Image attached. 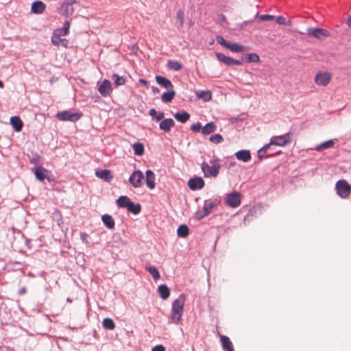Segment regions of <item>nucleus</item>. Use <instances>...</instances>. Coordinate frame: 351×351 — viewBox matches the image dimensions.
Returning <instances> with one entry per match:
<instances>
[{
  "mask_svg": "<svg viewBox=\"0 0 351 351\" xmlns=\"http://www.w3.org/2000/svg\"><path fill=\"white\" fill-rule=\"evenodd\" d=\"M292 134L287 132L280 136H274L271 138L270 142L267 145H264L261 149L258 151V156L259 158H268L274 154H266V152L272 145H278L280 147L285 146L291 141Z\"/></svg>",
  "mask_w": 351,
  "mask_h": 351,
  "instance_id": "nucleus-1",
  "label": "nucleus"
},
{
  "mask_svg": "<svg viewBox=\"0 0 351 351\" xmlns=\"http://www.w3.org/2000/svg\"><path fill=\"white\" fill-rule=\"evenodd\" d=\"M185 301V295L180 294L179 297L173 302L170 316L171 322L178 324L180 321L183 313Z\"/></svg>",
  "mask_w": 351,
  "mask_h": 351,
  "instance_id": "nucleus-2",
  "label": "nucleus"
},
{
  "mask_svg": "<svg viewBox=\"0 0 351 351\" xmlns=\"http://www.w3.org/2000/svg\"><path fill=\"white\" fill-rule=\"evenodd\" d=\"M220 167V164L217 158L211 159L210 164L204 162L201 167L204 176L206 178L217 177L219 174Z\"/></svg>",
  "mask_w": 351,
  "mask_h": 351,
  "instance_id": "nucleus-3",
  "label": "nucleus"
},
{
  "mask_svg": "<svg viewBox=\"0 0 351 351\" xmlns=\"http://www.w3.org/2000/svg\"><path fill=\"white\" fill-rule=\"evenodd\" d=\"M82 117L81 112H73L71 110H63L56 114V118L62 121L75 122Z\"/></svg>",
  "mask_w": 351,
  "mask_h": 351,
  "instance_id": "nucleus-4",
  "label": "nucleus"
},
{
  "mask_svg": "<svg viewBox=\"0 0 351 351\" xmlns=\"http://www.w3.org/2000/svg\"><path fill=\"white\" fill-rule=\"evenodd\" d=\"M220 202L221 199L217 197L206 200L202 210L198 213L199 218H204L212 212L213 209L218 206Z\"/></svg>",
  "mask_w": 351,
  "mask_h": 351,
  "instance_id": "nucleus-5",
  "label": "nucleus"
},
{
  "mask_svg": "<svg viewBox=\"0 0 351 351\" xmlns=\"http://www.w3.org/2000/svg\"><path fill=\"white\" fill-rule=\"evenodd\" d=\"M336 190L341 197L347 198L350 196L351 186L346 180H339L336 184Z\"/></svg>",
  "mask_w": 351,
  "mask_h": 351,
  "instance_id": "nucleus-6",
  "label": "nucleus"
},
{
  "mask_svg": "<svg viewBox=\"0 0 351 351\" xmlns=\"http://www.w3.org/2000/svg\"><path fill=\"white\" fill-rule=\"evenodd\" d=\"M241 195L237 191H233L226 194L225 202L232 208H237L241 204Z\"/></svg>",
  "mask_w": 351,
  "mask_h": 351,
  "instance_id": "nucleus-7",
  "label": "nucleus"
},
{
  "mask_svg": "<svg viewBox=\"0 0 351 351\" xmlns=\"http://www.w3.org/2000/svg\"><path fill=\"white\" fill-rule=\"evenodd\" d=\"M332 75L328 71H319L315 76V83L318 86H326L331 81Z\"/></svg>",
  "mask_w": 351,
  "mask_h": 351,
  "instance_id": "nucleus-8",
  "label": "nucleus"
},
{
  "mask_svg": "<svg viewBox=\"0 0 351 351\" xmlns=\"http://www.w3.org/2000/svg\"><path fill=\"white\" fill-rule=\"evenodd\" d=\"M308 36L322 40L330 36V33L325 29L311 27L307 29Z\"/></svg>",
  "mask_w": 351,
  "mask_h": 351,
  "instance_id": "nucleus-9",
  "label": "nucleus"
},
{
  "mask_svg": "<svg viewBox=\"0 0 351 351\" xmlns=\"http://www.w3.org/2000/svg\"><path fill=\"white\" fill-rule=\"evenodd\" d=\"M144 176L142 171H134L129 178L130 183L135 188L141 187L143 184L142 180Z\"/></svg>",
  "mask_w": 351,
  "mask_h": 351,
  "instance_id": "nucleus-10",
  "label": "nucleus"
},
{
  "mask_svg": "<svg viewBox=\"0 0 351 351\" xmlns=\"http://www.w3.org/2000/svg\"><path fill=\"white\" fill-rule=\"evenodd\" d=\"M98 91L104 97L109 96L112 91L111 82L108 80H104L98 84Z\"/></svg>",
  "mask_w": 351,
  "mask_h": 351,
  "instance_id": "nucleus-11",
  "label": "nucleus"
},
{
  "mask_svg": "<svg viewBox=\"0 0 351 351\" xmlns=\"http://www.w3.org/2000/svg\"><path fill=\"white\" fill-rule=\"evenodd\" d=\"M217 58L219 61L223 62L227 66L241 65L242 62L239 60H235L230 57L225 56L223 53H217L216 54Z\"/></svg>",
  "mask_w": 351,
  "mask_h": 351,
  "instance_id": "nucleus-12",
  "label": "nucleus"
},
{
  "mask_svg": "<svg viewBox=\"0 0 351 351\" xmlns=\"http://www.w3.org/2000/svg\"><path fill=\"white\" fill-rule=\"evenodd\" d=\"M188 186L191 190H199L204 187V181L200 177L191 178L188 182Z\"/></svg>",
  "mask_w": 351,
  "mask_h": 351,
  "instance_id": "nucleus-13",
  "label": "nucleus"
},
{
  "mask_svg": "<svg viewBox=\"0 0 351 351\" xmlns=\"http://www.w3.org/2000/svg\"><path fill=\"white\" fill-rule=\"evenodd\" d=\"M75 0H66L61 5L60 12L62 14H72L74 10L73 5L76 3Z\"/></svg>",
  "mask_w": 351,
  "mask_h": 351,
  "instance_id": "nucleus-14",
  "label": "nucleus"
},
{
  "mask_svg": "<svg viewBox=\"0 0 351 351\" xmlns=\"http://www.w3.org/2000/svg\"><path fill=\"white\" fill-rule=\"evenodd\" d=\"M46 8V5L41 1H36L32 3L31 12L35 14H43Z\"/></svg>",
  "mask_w": 351,
  "mask_h": 351,
  "instance_id": "nucleus-15",
  "label": "nucleus"
},
{
  "mask_svg": "<svg viewBox=\"0 0 351 351\" xmlns=\"http://www.w3.org/2000/svg\"><path fill=\"white\" fill-rule=\"evenodd\" d=\"M156 81L160 86L166 88L167 90L173 89V85L172 82L169 79H167L163 76L156 75Z\"/></svg>",
  "mask_w": 351,
  "mask_h": 351,
  "instance_id": "nucleus-16",
  "label": "nucleus"
},
{
  "mask_svg": "<svg viewBox=\"0 0 351 351\" xmlns=\"http://www.w3.org/2000/svg\"><path fill=\"white\" fill-rule=\"evenodd\" d=\"M95 175L97 178L110 182L112 179L111 171L108 169H101L95 172Z\"/></svg>",
  "mask_w": 351,
  "mask_h": 351,
  "instance_id": "nucleus-17",
  "label": "nucleus"
},
{
  "mask_svg": "<svg viewBox=\"0 0 351 351\" xmlns=\"http://www.w3.org/2000/svg\"><path fill=\"white\" fill-rule=\"evenodd\" d=\"M175 125L174 121L171 119H165L162 120L160 123L159 128L160 130H163L165 132H168L171 130V128Z\"/></svg>",
  "mask_w": 351,
  "mask_h": 351,
  "instance_id": "nucleus-18",
  "label": "nucleus"
},
{
  "mask_svg": "<svg viewBox=\"0 0 351 351\" xmlns=\"http://www.w3.org/2000/svg\"><path fill=\"white\" fill-rule=\"evenodd\" d=\"M145 182L148 188L153 189L155 187V174L152 170H147L145 171Z\"/></svg>",
  "mask_w": 351,
  "mask_h": 351,
  "instance_id": "nucleus-19",
  "label": "nucleus"
},
{
  "mask_svg": "<svg viewBox=\"0 0 351 351\" xmlns=\"http://www.w3.org/2000/svg\"><path fill=\"white\" fill-rule=\"evenodd\" d=\"M236 158L243 162H247L251 159V154L249 150H240L235 154Z\"/></svg>",
  "mask_w": 351,
  "mask_h": 351,
  "instance_id": "nucleus-20",
  "label": "nucleus"
},
{
  "mask_svg": "<svg viewBox=\"0 0 351 351\" xmlns=\"http://www.w3.org/2000/svg\"><path fill=\"white\" fill-rule=\"evenodd\" d=\"M10 123L16 132L21 131L23 123L19 117H12L10 118Z\"/></svg>",
  "mask_w": 351,
  "mask_h": 351,
  "instance_id": "nucleus-21",
  "label": "nucleus"
},
{
  "mask_svg": "<svg viewBox=\"0 0 351 351\" xmlns=\"http://www.w3.org/2000/svg\"><path fill=\"white\" fill-rule=\"evenodd\" d=\"M335 139H330L327 141L323 142L314 148L315 150L321 152L324 149H326L330 147H332L335 143Z\"/></svg>",
  "mask_w": 351,
  "mask_h": 351,
  "instance_id": "nucleus-22",
  "label": "nucleus"
},
{
  "mask_svg": "<svg viewBox=\"0 0 351 351\" xmlns=\"http://www.w3.org/2000/svg\"><path fill=\"white\" fill-rule=\"evenodd\" d=\"M35 176L39 181H43L46 178L47 170L41 167H36L32 169Z\"/></svg>",
  "mask_w": 351,
  "mask_h": 351,
  "instance_id": "nucleus-23",
  "label": "nucleus"
},
{
  "mask_svg": "<svg viewBox=\"0 0 351 351\" xmlns=\"http://www.w3.org/2000/svg\"><path fill=\"white\" fill-rule=\"evenodd\" d=\"M167 90V92L164 93L161 96V99L164 103L171 102L176 95V92L173 88L168 89Z\"/></svg>",
  "mask_w": 351,
  "mask_h": 351,
  "instance_id": "nucleus-24",
  "label": "nucleus"
},
{
  "mask_svg": "<svg viewBox=\"0 0 351 351\" xmlns=\"http://www.w3.org/2000/svg\"><path fill=\"white\" fill-rule=\"evenodd\" d=\"M217 130V125L214 122H210L203 126L202 134L206 136L214 132Z\"/></svg>",
  "mask_w": 351,
  "mask_h": 351,
  "instance_id": "nucleus-25",
  "label": "nucleus"
},
{
  "mask_svg": "<svg viewBox=\"0 0 351 351\" xmlns=\"http://www.w3.org/2000/svg\"><path fill=\"white\" fill-rule=\"evenodd\" d=\"M158 293L163 300H167L170 295V291L166 285H161L158 287Z\"/></svg>",
  "mask_w": 351,
  "mask_h": 351,
  "instance_id": "nucleus-26",
  "label": "nucleus"
},
{
  "mask_svg": "<svg viewBox=\"0 0 351 351\" xmlns=\"http://www.w3.org/2000/svg\"><path fill=\"white\" fill-rule=\"evenodd\" d=\"M131 202L128 196H121L117 199V204L120 208H127Z\"/></svg>",
  "mask_w": 351,
  "mask_h": 351,
  "instance_id": "nucleus-27",
  "label": "nucleus"
},
{
  "mask_svg": "<svg viewBox=\"0 0 351 351\" xmlns=\"http://www.w3.org/2000/svg\"><path fill=\"white\" fill-rule=\"evenodd\" d=\"M195 94L199 99H202L204 101H208L212 99V94L209 90H199Z\"/></svg>",
  "mask_w": 351,
  "mask_h": 351,
  "instance_id": "nucleus-28",
  "label": "nucleus"
},
{
  "mask_svg": "<svg viewBox=\"0 0 351 351\" xmlns=\"http://www.w3.org/2000/svg\"><path fill=\"white\" fill-rule=\"evenodd\" d=\"M177 234L179 237L186 238L189 234V229L185 224L180 225L177 229Z\"/></svg>",
  "mask_w": 351,
  "mask_h": 351,
  "instance_id": "nucleus-29",
  "label": "nucleus"
},
{
  "mask_svg": "<svg viewBox=\"0 0 351 351\" xmlns=\"http://www.w3.org/2000/svg\"><path fill=\"white\" fill-rule=\"evenodd\" d=\"M174 117L178 121L182 123H186L190 118V114L186 112H177L174 114Z\"/></svg>",
  "mask_w": 351,
  "mask_h": 351,
  "instance_id": "nucleus-30",
  "label": "nucleus"
},
{
  "mask_svg": "<svg viewBox=\"0 0 351 351\" xmlns=\"http://www.w3.org/2000/svg\"><path fill=\"white\" fill-rule=\"evenodd\" d=\"M70 28V23L68 21H66L64 23L63 27L62 28L58 29L54 31L55 33L58 34L62 36H66L69 32Z\"/></svg>",
  "mask_w": 351,
  "mask_h": 351,
  "instance_id": "nucleus-31",
  "label": "nucleus"
},
{
  "mask_svg": "<svg viewBox=\"0 0 351 351\" xmlns=\"http://www.w3.org/2000/svg\"><path fill=\"white\" fill-rule=\"evenodd\" d=\"M126 208L128 212L134 215H137L141 210V206L140 204H134V202H131L130 206H128Z\"/></svg>",
  "mask_w": 351,
  "mask_h": 351,
  "instance_id": "nucleus-32",
  "label": "nucleus"
},
{
  "mask_svg": "<svg viewBox=\"0 0 351 351\" xmlns=\"http://www.w3.org/2000/svg\"><path fill=\"white\" fill-rule=\"evenodd\" d=\"M149 114L152 117V119L156 120L157 121L162 120L165 117L163 112H157L154 108L149 110Z\"/></svg>",
  "mask_w": 351,
  "mask_h": 351,
  "instance_id": "nucleus-33",
  "label": "nucleus"
},
{
  "mask_svg": "<svg viewBox=\"0 0 351 351\" xmlns=\"http://www.w3.org/2000/svg\"><path fill=\"white\" fill-rule=\"evenodd\" d=\"M167 66L169 69L173 70L176 71H178L181 70V69L182 67L181 63H180L177 60L168 61Z\"/></svg>",
  "mask_w": 351,
  "mask_h": 351,
  "instance_id": "nucleus-34",
  "label": "nucleus"
},
{
  "mask_svg": "<svg viewBox=\"0 0 351 351\" xmlns=\"http://www.w3.org/2000/svg\"><path fill=\"white\" fill-rule=\"evenodd\" d=\"M134 154L136 156H141L144 153V146L141 143H135L132 145Z\"/></svg>",
  "mask_w": 351,
  "mask_h": 351,
  "instance_id": "nucleus-35",
  "label": "nucleus"
},
{
  "mask_svg": "<svg viewBox=\"0 0 351 351\" xmlns=\"http://www.w3.org/2000/svg\"><path fill=\"white\" fill-rule=\"evenodd\" d=\"M227 49H230L232 52L239 53L243 51L245 49V47L237 43H229Z\"/></svg>",
  "mask_w": 351,
  "mask_h": 351,
  "instance_id": "nucleus-36",
  "label": "nucleus"
},
{
  "mask_svg": "<svg viewBox=\"0 0 351 351\" xmlns=\"http://www.w3.org/2000/svg\"><path fill=\"white\" fill-rule=\"evenodd\" d=\"M61 36H62L53 32V34L51 37L52 43L56 46H59L61 45V42L68 43L66 39H64V38L62 39L60 38Z\"/></svg>",
  "mask_w": 351,
  "mask_h": 351,
  "instance_id": "nucleus-37",
  "label": "nucleus"
},
{
  "mask_svg": "<svg viewBox=\"0 0 351 351\" xmlns=\"http://www.w3.org/2000/svg\"><path fill=\"white\" fill-rule=\"evenodd\" d=\"M102 325L104 328L108 330H114L115 328V324L110 318H105L102 322Z\"/></svg>",
  "mask_w": 351,
  "mask_h": 351,
  "instance_id": "nucleus-38",
  "label": "nucleus"
},
{
  "mask_svg": "<svg viewBox=\"0 0 351 351\" xmlns=\"http://www.w3.org/2000/svg\"><path fill=\"white\" fill-rule=\"evenodd\" d=\"M221 341L223 350H227L233 346L230 339L224 335H221Z\"/></svg>",
  "mask_w": 351,
  "mask_h": 351,
  "instance_id": "nucleus-39",
  "label": "nucleus"
},
{
  "mask_svg": "<svg viewBox=\"0 0 351 351\" xmlns=\"http://www.w3.org/2000/svg\"><path fill=\"white\" fill-rule=\"evenodd\" d=\"M245 60L247 62H258L260 58L256 53H252L245 55Z\"/></svg>",
  "mask_w": 351,
  "mask_h": 351,
  "instance_id": "nucleus-40",
  "label": "nucleus"
},
{
  "mask_svg": "<svg viewBox=\"0 0 351 351\" xmlns=\"http://www.w3.org/2000/svg\"><path fill=\"white\" fill-rule=\"evenodd\" d=\"M112 80L114 81V84L118 86L121 85H123L125 82V80L119 76L118 74L114 73L112 76Z\"/></svg>",
  "mask_w": 351,
  "mask_h": 351,
  "instance_id": "nucleus-41",
  "label": "nucleus"
},
{
  "mask_svg": "<svg viewBox=\"0 0 351 351\" xmlns=\"http://www.w3.org/2000/svg\"><path fill=\"white\" fill-rule=\"evenodd\" d=\"M146 269L149 272V274L152 276V277L155 280H158L160 278V276L158 271V269L154 267H148Z\"/></svg>",
  "mask_w": 351,
  "mask_h": 351,
  "instance_id": "nucleus-42",
  "label": "nucleus"
},
{
  "mask_svg": "<svg viewBox=\"0 0 351 351\" xmlns=\"http://www.w3.org/2000/svg\"><path fill=\"white\" fill-rule=\"evenodd\" d=\"M209 141L213 143L218 144L223 142V138L221 134H216L210 136L209 138Z\"/></svg>",
  "mask_w": 351,
  "mask_h": 351,
  "instance_id": "nucleus-43",
  "label": "nucleus"
},
{
  "mask_svg": "<svg viewBox=\"0 0 351 351\" xmlns=\"http://www.w3.org/2000/svg\"><path fill=\"white\" fill-rule=\"evenodd\" d=\"M176 19L179 22L180 26L182 27L184 23V14L182 10H178L177 11Z\"/></svg>",
  "mask_w": 351,
  "mask_h": 351,
  "instance_id": "nucleus-44",
  "label": "nucleus"
},
{
  "mask_svg": "<svg viewBox=\"0 0 351 351\" xmlns=\"http://www.w3.org/2000/svg\"><path fill=\"white\" fill-rule=\"evenodd\" d=\"M202 129H203V126L202 125V124L199 122L195 123V124H193L191 126V130L192 131H193L194 132H201L202 133Z\"/></svg>",
  "mask_w": 351,
  "mask_h": 351,
  "instance_id": "nucleus-45",
  "label": "nucleus"
},
{
  "mask_svg": "<svg viewBox=\"0 0 351 351\" xmlns=\"http://www.w3.org/2000/svg\"><path fill=\"white\" fill-rule=\"evenodd\" d=\"M258 19L263 21H272L275 19V16L269 14H261L258 16Z\"/></svg>",
  "mask_w": 351,
  "mask_h": 351,
  "instance_id": "nucleus-46",
  "label": "nucleus"
},
{
  "mask_svg": "<svg viewBox=\"0 0 351 351\" xmlns=\"http://www.w3.org/2000/svg\"><path fill=\"white\" fill-rule=\"evenodd\" d=\"M217 41L219 44H220L221 45H222L223 47L227 48L228 44H229V42H228L227 40H226L224 39V38H223L222 36H218L217 37Z\"/></svg>",
  "mask_w": 351,
  "mask_h": 351,
  "instance_id": "nucleus-47",
  "label": "nucleus"
},
{
  "mask_svg": "<svg viewBox=\"0 0 351 351\" xmlns=\"http://www.w3.org/2000/svg\"><path fill=\"white\" fill-rule=\"evenodd\" d=\"M276 23L280 25H287V24L286 19L283 16H278L276 18Z\"/></svg>",
  "mask_w": 351,
  "mask_h": 351,
  "instance_id": "nucleus-48",
  "label": "nucleus"
},
{
  "mask_svg": "<svg viewBox=\"0 0 351 351\" xmlns=\"http://www.w3.org/2000/svg\"><path fill=\"white\" fill-rule=\"evenodd\" d=\"M106 226L110 229L114 227V221H103Z\"/></svg>",
  "mask_w": 351,
  "mask_h": 351,
  "instance_id": "nucleus-49",
  "label": "nucleus"
},
{
  "mask_svg": "<svg viewBox=\"0 0 351 351\" xmlns=\"http://www.w3.org/2000/svg\"><path fill=\"white\" fill-rule=\"evenodd\" d=\"M152 351H165V348L162 345H158L154 346Z\"/></svg>",
  "mask_w": 351,
  "mask_h": 351,
  "instance_id": "nucleus-50",
  "label": "nucleus"
},
{
  "mask_svg": "<svg viewBox=\"0 0 351 351\" xmlns=\"http://www.w3.org/2000/svg\"><path fill=\"white\" fill-rule=\"evenodd\" d=\"M80 237H81V239L83 241V243H84L86 244L88 243V239H87L88 238L87 234H86L84 232L81 233Z\"/></svg>",
  "mask_w": 351,
  "mask_h": 351,
  "instance_id": "nucleus-51",
  "label": "nucleus"
},
{
  "mask_svg": "<svg viewBox=\"0 0 351 351\" xmlns=\"http://www.w3.org/2000/svg\"><path fill=\"white\" fill-rule=\"evenodd\" d=\"M139 83L141 84H143L145 86H147L148 84H149L148 81H147L145 79H140L139 80Z\"/></svg>",
  "mask_w": 351,
  "mask_h": 351,
  "instance_id": "nucleus-52",
  "label": "nucleus"
},
{
  "mask_svg": "<svg viewBox=\"0 0 351 351\" xmlns=\"http://www.w3.org/2000/svg\"><path fill=\"white\" fill-rule=\"evenodd\" d=\"M152 92L154 93V94H156V93H158L160 92L158 88L156 87V86H152Z\"/></svg>",
  "mask_w": 351,
  "mask_h": 351,
  "instance_id": "nucleus-53",
  "label": "nucleus"
},
{
  "mask_svg": "<svg viewBox=\"0 0 351 351\" xmlns=\"http://www.w3.org/2000/svg\"><path fill=\"white\" fill-rule=\"evenodd\" d=\"M101 219H112V217L110 215L106 214V215H104L101 217Z\"/></svg>",
  "mask_w": 351,
  "mask_h": 351,
  "instance_id": "nucleus-54",
  "label": "nucleus"
},
{
  "mask_svg": "<svg viewBox=\"0 0 351 351\" xmlns=\"http://www.w3.org/2000/svg\"><path fill=\"white\" fill-rule=\"evenodd\" d=\"M26 292V289L25 287L22 288L21 290H20V293L21 294H23Z\"/></svg>",
  "mask_w": 351,
  "mask_h": 351,
  "instance_id": "nucleus-55",
  "label": "nucleus"
},
{
  "mask_svg": "<svg viewBox=\"0 0 351 351\" xmlns=\"http://www.w3.org/2000/svg\"><path fill=\"white\" fill-rule=\"evenodd\" d=\"M348 25L350 27H351V17H350L348 20Z\"/></svg>",
  "mask_w": 351,
  "mask_h": 351,
  "instance_id": "nucleus-56",
  "label": "nucleus"
},
{
  "mask_svg": "<svg viewBox=\"0 0 351 351\" xmlns=\"http://www.w3.org/2000/svg\"><path fill=\"white\" fill-rule=\"evenodd\" d=\"M226 350H227V351H234V347L232 346V347H231V348H230L227 349Z\"/></svg>",
  "mask_w": 351,
  "mask_h": 351,
  "instance_id": "nucleus-57",
  "label": "nucleus"
},
{
  "mask_svg": "<svg viewBox=\"0 0 351 351\" xmlns=\"http://www.w3.org/2000/svg\"><path fill=\"white\" fill-rule=\"evenodd\" d=\"M68 43L66 42H61V45L66 47Z\"/></svg>",
  "mask_w": 351,
  "mask_h": 351,
  "instance_id": "nucleus-58",
  "label": "nucleus"
},
{
  "mask_svg": "<svg viewBox=\"0 0 351 351\" xmlns=\"http://www.w3.org/2000/svg\"><path fill=\"white\" fill-rule=\"evenodd\" d=\"M0 88H3V83L0 80Z\"/></svg>",
  "mask_w": 351,
  "mask_h": 351,
  "instance_id": "nucleus-59",
  "label": "nucleus"
}]
</instances>
